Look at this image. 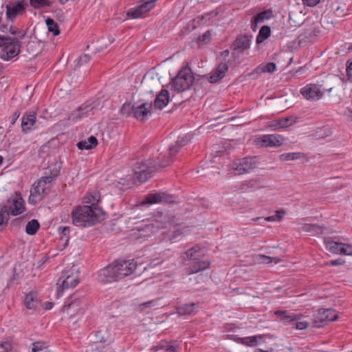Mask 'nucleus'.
I'll return each instance as SVG.
<instances>
[{"label": "nucleus", "instance_id": "obj_8", "mask_svg": "<svg viewBox=\"0 0 352 352\" xmlns=\"http://www.w3.org/2000/svg\"><path fill=\"white\" fill-rule=\"evenodd\" d=\"M193 81L194 77L191 71L188 69H184L172 80L170 85L175 91L182 92L189 89Z\"/></svg>", "mask_w": 352, "mask_h": 352}, {"label": "nucleus", "instance_id": "obj_42", "mask_svg": "<svg viewBox=\"0 0 352 352\" xmlns=\"http://www.w3.org/2000/svg\"><path fill=\"white\" fill-rule=\"evenodd\" d=\"M286 213L284 210H276L275 214L265 217L267 221H280L283 219V215Z\"/></svg>", "mask_w": 352, "mask_h": 352}, {"label": "nucleus", "instance_id": "obj_56", "mask_svg": "<svg viewBox=\"0 0 352 352\" xmlns=\"http://www.w3.org/2000/svg\"><path fill=\"white\" fill-rule=\"evenodd\" d=\"M270 126L274 130L282 129L280 120H276L271 122Z\"/></svg>", "mask_w": 352, "mask_h": 352}, {"label": "nucleus", "instance_id": "obj_15", "mask_svg": "<svg viewBox=\"0 0 352 352\" xmlns=\"http://www.w3.org/2000/svg\"><path fill=\"white\" fill-rule=\"evenodd\" d=\"M338 318L336 310L332 309H319L315 316L316 322L334 321Z\"/></svg>", "mask_w": 352, "mask_h": 352}, {"label": "nucleus", "instance_id": "obj_62", "mask_svg": "<svg viewBox=\"0 0 352 352\" xmlns=\"http://www.w3.org/2000/svg\"><path fill=\"white\" fill-rule=\"evenodd\" d=\"M251 22H252V29L253 31H256V29H257V24L258 23H256V21L254 20V18L252 17V20H251Z\"/></svg>", "mask_w": 352, "mask_h": 352}, {"label": "nucleus", "instance_id": "obj_63", "mask_svg": "<svg viewBox=\"0 0 352 352\" xmlns=\"http://www.w3.org/2000/svg\"><path fill=\"white\" fill-rule=\"evenodd\" d=\"M163 350H164V347H162V346H161V347L155 346L151 349V351H153V352H162V351H163Z\"/></svg>", "mask_w": 352, "mask_h": 352}, {"label": "nucleus", "instance_id": "obj_61", "mask_svg": "<svg viewBox=\"0 0 352 352\" xmlns=\"http://www.w3.org/2000/svg\"><path fill=\"white\" fill-rule=\"evenodd\" d=\"M20 116V113L19 111H15L13 115H12V121H11V124H14L16 122V120L19 118Z\"/></svg>", "mask_w": 352, "mask_h": 352}, {"label": "nucleus", "instance_id": "obj_12", "mask_svg": "<svg viewBox=\"0 0 352 352\" xmlns=\"http://www.w3.org/2000/svg\"><path fill=\"white\" fill-rule=\"evenodd\" d=\"M145 202L150 204L175 203L176 202V197L165 192L151 193L146 197Z\"/></svg>", "mask_w": 352, "mask_h": 352}, {"label": "nucleus", "instance_id": "obj_19", "mask_svg": "<svg viewBox=\"0 0 352 352\" xmlns=\"http://www.w3.org/2000/svg\"><path fill=\"white\" fill-rule=\"evenodd\" d=\"M151 104L143 103L133 109V116L139 120H144L151 112Z\"/></svg>", "mask_w": 352, "mask_h": 352}, {"label": "nucleus", "instance_id": "obj_46", "mask_svg": "<svg viewBox=\"0 0 352 352\" xmlns=\"http://www.w3.org/2000/svg\"><path fill=\"white\" fill-rule=\"evenodd\" d=\"M91 58L88 54H83L80 56L77 60L76 63L74 66V69H76L82 67L84 65L87 63L90 60Z\"/></svg>", "mask_w": 352, "mask_h": 352}, {"label": "nucleus", "instance_id": "obj_59", "mask_svg": "<svg viewBox=\"0 0 352 352\" xmlns=\"http://www.w3.org/2000/svg\"><path fill=\"white\" fill-rule=\"evenodd\" d=\"M87 143L91 144L92 148L95 147L98 144V140L94 136H91L87 139Z\"/></svg>", "mask_w": 352, "mask_h": 352}, {"label": "nucleus", "instance_id": "obj_34", "mask_svg": "<svg viewBox=\"0 0 352 352\" xmlns=\"http://www.w3.org/2000/svg\"><path fill=\"white\" fill-rule=\"evenodd\" d=\"M195 307V303L186 304L177 308L176 314L179 316H184L191 314Z\"/></svg>", "mask_w": 352, "mask_h": 352}, {"label": "nucleus", "instance_id": "obj_45", "mask_svg": "<svg viewBox=\"0 0 352 352\" xmlns=\"http://www.w3.org/2000/svg\"><path fill=\"white\" fill-rule=\"evenodd\" d=\"M134 107L131 103H124L120 111V113L125 117H128L133 113Z\"/></svg>", "mask_w": 352, "mask_h": 352}, {"label": "nucleus", "instance_id": "obj_23", "mask_svg": "<svg viewBox=\"0 0 352 352\" xmlns=\"http://www.w3.org/2000/svg\"><path fill=\"white\" fill-rule=\"evenodd\" d=\"M92 109L89 104H83L72 113L70 119L74 122H76L84 116H87Z\"/></svg>", "mask_w": 352, "mask_h": 352}, {"label": "nucleus", "instance_id": "obj_24", "mask_svg": "<svg viewBox=\"0 0 352 352\" xmlns=\"http://www.w3.org/2000/svg\"><path fill=\"white\" fill-rule=\"evenodd\" d=\"M275 315L280 316L281 320L284 322L298 321L302 316L300 314H291L287 311H277L275 312Z\"/></svg>", "mask_w": 352, "mask_h": 352}, {"label": "nucleus", "instance_id": "obj_26", "mask_svg": "<svg viewBox=\"0 0 352 352\" xmlns=\"http://www.w3.org/2000/svg\"><path fill=\"white\" fill-rule=\"evenodd\" d=\"M36 122V116L35 114L29 113L25 114L23 116L22 122H21V127L23 131L25 132L28 130H30L31 127Z\"/></svg>", "mask_w": 352, "mask_h": 352}, {"label": "nucleus", "instance_id": "obj_33", "mask_svg": "<svg viewBox=\"0 0 352 352\" xmlns=\"http://www.w3.org/2000/svg\"><path fill=\"white\" fill-rule=\"evenodd\" d=\"M24 304L28 309H35L37 307V302L35 300L34 294L30 292L26 295L24 300Z\"/></svg>", "mask_w": 352, "mask_h": 352}, {"label": "nucleus", "instance_id": "obj_6", "mask_svg": "<svg viewBox=\"0 0 352 352\" xmlns=\"http://www.w3.org/2000/svg\"><path fill=\"white\" fill-rule=\"evenodd\" d=\"M59 168L53 169L49 175L42 177L39 180L34 184L30 190V202L36 204L41 200L43 194L47 189L46 185L50 184L52 181L58 175Z\"/></svg>", "mask_w": 352, "mask_h": 352}, {"label": "nucleus", "instance_id": "obj_25", "mask_svg": "<svg viewBox=\"0 0 352 352\" xmlns=\"http://www.w3.org/2000/svg\"><path fill=\"white\" fill-rule=\"evenodd\" d=\"M142 83L148 89V91L152 93L153 89H158L160 87V79L157 76H145L143 78Z\"/></svg>", "mask_w": 352, "mask_h": 352}, {"label": "nucleus", "instance_id": "obj_28", "mask_svg": "<svg viewBox=\"0 0 352 352\" xmlns=\"http://www.w3.org/2000/svg\"><path fill=\"white\" fill-rule=\"evenodd\" d=\"M276 69V64L270 62L267 64H261L258 66L251 74H261L262 73H273Z\"/></svg>", "mask_w": 352, "mask_h": 352}, {"label": "nucleus", "instance_id": "obj_1", "mask_svg": "<svg viewBox=\"0 0 352 352\" xmlns=\"http://www.w3.org/2000/svg\"><path fill=\"white\" fill-rule=\"evenodd\" d=\"M171 162L173 160L166 151H157L151 158L135 164L133 177L128 179L127 185L146 182L154 172L168 166Z\"/></svg>", "mask_w": 352, "mask_h": 352}, {"label": "nucleus", "instance_id": "obj_52", "mask_svg": "<svg viewBox=\"0 0 352 352\" xmlns=\"http://www.w3.org/2000/svg\"><path fill=\"white\" fill-rule=\"evenodd\" d=\"M346 70L348 80L352 82V58L347 61Z\"/></svg>", "mask_w": 352, "mask_h": 352}, {"label": "nucleus", "instance_id": "obj_20", "mask_svg": "<svg viewBox=\"0 0 352 352\" xmlns=\"http://www.w3.org/2000/svg\"><path fill=\"white\" fill-rule=\"evenodd\" d=\"M25 10L24 3L21 1L14 4L6 6V16L8 19H14L17 14L22 13Z\"/></svg>", "mask_w": 352, "mask_h": 352}, {"label": "nucleus", "instance_id": "obj_17", "mask_svg": "<svg viewBox=\"0 0 352 352\" xmlns=\"http://www.w3.org/2000/svg\"><path fill=\"white\" fill-rule=\"evenodd\" d=\"M283 144V139L280 135H265L261 138V144L264 147H277Z\"/></svg>", "mask_w": 352, "mask_h": 352}, {"label": "nucleus", "instance_id": "obj_10", "mask_svg": "<svg viewBox=\"0 0 352 352\" xmlns=\"http://www.w3.org/2000/svg\"><path fill=\"white\" fill-rule=\"evenodd\" d=\"M300 93L303 98L307 100L316 101L320 100L323 96V91L321 87L316 84H308L301 88Z\"/></svg>", "mask_w": 352, "mask_h": 352}, {"label": "nucleus", "instance_id": "obj_32", "mask_svg": "<svg viewBox=\"0 0 352 352\" xmlns=\"http://www.w3.org/2000/svg\"><path fill=\"white\" fill-rule=\"evenodd\" d=\"M210 265L208 261H198L195 263L189 269V273H197L201 270H206Z\"/></svg>", "mask_w": 352, "mask_h": 352}, {"label": "nucleus", "instance_id": "obj_35", "mask_svg": "<svg viewBox=\"0 0 352 352\" xmlns=\"http://www.w3.org/2000/svg\"><path fill=\"white\" fill-rule=\"evenodd\" d=\"M48 31L52 32L54 36H57L60 34L58 24L51 18L47 17L45 20Z\"/></svg>", "mask_w": 352, "mask_h": 352}, {"label": "nucleus", "instance_id": "obj_31", "mask_svg": "<svg viewBox=\"0 0 352 352\" xmlns=\"http://www.w3.org/2000/svg\"><path fill=\"white\" fill-rule=\"evenodd\" d=\"M200 250L201 249L199 246H195L190 248L185 252L186 257H184V258L188 260L198 259L203 255V253H201Z\"/></svg>", "mask_w": 352, "mask_h": 352}, {"label": "nucleus", "instance_id": "obj_47", "mask_svg": "<svg viewBox=\"0 0 352 352\" xmlns=\"http://www.w3.org/2000/svg\"><path fill=\"white\" fill-rule=\"evenodd\" d=\"M30 5L35 8L43 6H50L51 2L49 0H30Z\"/></svg>", "mask_w": 352, "mask_h": 352}, {"label": "nucleus", "instance_id": "obj_55", "mask_svg": "<svg viewBox=\"0 0 352 352\" xmlns=\"http://www.w3.org/2000/svg\"><path fill=\"white\" fill-rule=\"evenodd\" d=\"M329 80L331 82V87L327 88L326 89L328 93H330L332 91L333 87H335L336 85V84L339 82V78L336 76H330Z\"/></svg>", "mask_w": 352, "mask_h": 352}, {"label": "nucleus", "instance_id": "obj_5", "mask_svg": "<svg viewBox=\"0 0 352 352\" xmlns=\"http://www.w3.org/2000/svg\"><path fill=\"white\" fill-rule=\"evenodd\" d=\"M79 283V270L74 266L65 270L57 281V296H59L64 290L75 287Z\"/></svg>", "mask_w": 352, "mask_h": 352}, {"label": "nucleus", "instance_id": "obj_48", "mask_svg": "<svg viewBox=\"0 0 352 352\" xmlns=\"http://www.w3.org/2000/svg\"><path fill=\"white\" fill-rule=\"evenodd\" d=\"M280 122L282 129L286 128L296 122V118H294L293 117L285 118L280 119Z\"/></svg>", "mask_w": 352, "mask_h": 352}, {"label": "nucleus", "instance_id": "obj_36", "mask_svg": "<svg viewBox=\"0 0 352 352\" xmlns=\"http://www.w3.org/2000/svg\"><path fill=\"white\" fill-rule=\"evenodd\" d=\"M271 30L269 26L264 25L261 27L258 35L256 37V43H262L265 39L268 38L270 35Z\"/></svg>", "mask_w": 352, "mask_h": 352}, {"label": "nucleus", "instance_id": "obj_39", "mask_svg": "<svg viewBox=\"0 0 352 352\" xmlns=\"http://www.w3.org/2000/svg\"><path fill=\"white\" fill-rule=\"evenodd\" d=\"M256 262L258 263H270L274 262V263H278L280 261V259L277 257H270L262 254H259L256 257Z\"/></svg>", "mask_w": 352, "mask_h": 352}, {"label": "nucleus", "instance_id": "obj_54", "mask_svg": "<svg viewBox=\"0 0 352 352\" xmlns=\"http://www.w3.org/2000/svg\"><path fill=\"white\" fill-rule=\"evenodd\" d=\"M262 338V336H256L248 338V346H254L257 345V339Z\"/></svg>", "mask_w": 352, "mask_h": 352}, {"label": "nucleus", "instance_id": "obj_13", "mask_svg": "<svg viewBox=\"0 0 352 352\" xmlns=\"http://www.w3.org/2000/svg\"><path fill=\"white\" fill-rule=\"evenodd\" d=\"M156 0H143V3L134 10L127 12L128 16L133 19L141 17L144 13L149 11L153 7Z\"/></svg>", "mask_w": 352, "mask_h": 352}, {"label": "nucleus", "instance_id": "obj_3", "mask_svg": "<svg viewBox=\"0 0 352 352\" xmlns=\"http://www.w3.org/2000/svg\"><path fill=\"white\" fill-rule=\"evenodd\" d=\"M72 221L77 226H91L103 219L102 209L91 206H78L72 211Z\"/></svg>", "mask_w": 352, "mask_h": 352}, {"label": "nucleus", "instance_id": "obj_14", "mask_svg": "<svg viewBox=\"0 0 352 352\" xmlns=\"http://www.w3.org/2000/svg\"><path fill=\"white\" fill-rule=\"evenodd\" d=\"M190 136L189 135H185L182 137H179L174 144L169 146L168 149L166 151L173 160V156L176 155L179 150L190 141Z\"/></svg>", "mask_w": 352, "mask_h": 352}, {"label": "nucleus", "instance_id": "obj_21", "mask_svg": "<svg viewBox=\"0 0 352 352\" xmlns=\"http://www.w3.org/2000/svg\"><path fill=\"white\" fill-rule=\"evenodd\" d=\"M169 102V93L166 89H162L157 96L154 101V107L162 109Z\"/></svg>", "mask_w": 352, "mask_h": 352}, {"label": "nucleus", "instance_id": "obj_7", "mask_svg": "<svg viewBox=\"0 0 352 352\" xmlns=\"http://www.w3.org/2000/svg\"><path fill=\"white\" fill-rule=\"evenodd\" d=\"M21 43L15 38L0 35V57L9 60L20 52Z\"/></svg>", "mask_w": 352, "mask_h": 352}, {"label": "nucleus", "instance_id": "obj_2", "mask_svg": "<svg viewBox=\"0 0 352 352\" xmlns=\"http://www.w3.org/2000/svg\"><path fill=\"white\" fill-rule=\"evenodd\" d=\"M136 268L133 260H117L98 271V280L102 284L118 281L132 274Z\"/></svg>", "mask_w": 352, "mask_h": 352}, {"label": "nucleus", "instance_id": "obj_41", "mask_svg": "<svg viewBox=\"0 0 352 352\" xmlns=\"http://www.w3.org/2000/svg\"><path fill=\"white\" fill-rule=\"evenodd\" d=\"M49 345H47L45 342L38 341L35 342L32 344V352H44L47 349H49Z\"/></svg>", "mask_w": 352, "mask_h": 352}, {"label": "nucleus", "instance_id": "obj_4", "mask_svg": "<svg viewBox=\"0 0 352 352\" xmlns=\"http://www.w3.org/2000/svg\"><path fill=\"white\" fill-rule=\"evenodd\" d=\"M174 219L173 215L158 211L153 214L149 223L138 225L133 229V231L136 230L138 232L144 233L142 235L147 236L170 226L174 223Z\"/></svg>", "mask_w": 352, "mask_h": 352}, {"label": "nucleus", "instance_id": "obj_38", "mask_svg": "<svg viewBox=\"0 0 352 352\" xmlns=\"http://www.w3.org/2000/svg\"><path fill=\"white\" fill-rule=\"evenodd\" d=\"M305 155L302 153H288L280 155V160L282 161H291L304 157Z\"/></svg>", "mask_w": 352, "mask_h": 352}, {"label": "nucleus", "instance_id": "obj_49", "mask_svg": "<svg viewBox=\"0 0 352 352\" xmlns=\"http://www.w3.org/2000/svg\"><path fill=\"white\" fill-rule=\"evenodd\" d=\"M211 38V32L210 30L206 31L204 34L197 38L198 43H208Z\"/></svg>", "mask_w": 352, "mask_h": 352}, {"label": "nucleus", "instance_id": "obj_29", "mask_svg": "<svg viewBox=\"0 0 352 352\" xmlns=\"http://www.w3.org/2000/svg\"><path fill=\"white\" fill-rule=\"evenodd\" d=\"M79 301L72 302L63 307V312L70 317H72L79 311Z\"/></svg>", "mask_w": 352, "mask_h": 352}, {"label": "nucleus", "instance_id": "obj_30", "mask_svg": "<svg viewBox=\"0 0 352 352\" xmlns=\"http://www.w3.org/2000/svg\"><path fill=\"white\" fill-rule=\"evenodd\" d=\"M342 243H338L330 240L329 239H324V244L326 248L331 252L334 254H340Z\"/></svg>", "mask_w": 352, "mask_h": 352}, {"label": "nucleus", "instance_id": "obj_11", "mask_svg": "<svg viewBox=\"0 0 352 352\" xmlns=\"http://www.w3.org/2000/svg\"><path fill=\"white\" fill-rule=\"evenodd\" d=\"M256 166V164L253 158L245 157L234 162L232 165V169L236 171V174L242 175L250 172Z\"/></svg>", "mask_w": 352, "mask_h": 352}, {"label": "nucleus", "instance_id": "obj_44", "mask_svg": "<svg viewBox=\"0 0 352 352\" xmlns=\"http://www.w3.org/2000/svg\"><path fill=\"white\" fill-rule=\"evenodd\" d=\"M271 15L272 12L270 10H265L254 16V18L256 23H262L265 19H270Z\"/></svg>", "mask_w": 352, "mask_h": 352}, {"label": "nucleus", "instance_id": "obj_53", "mask_svg": "<svg viewBox=\"0 0 352 352\" xmlns=\"http://www.w3.org/2000/svg\"><path fill=\"white\" fill-rule=\"evenodd\" d=\"M77 146H78V148L80 150H84V149L89 150V149L93 148L91 146V144H89V143H87V140H84V141H80V142H79L77 144Z\"/></svg>", "mask_w": 352, "mask_h": 352}, {"label": "nucleus", "instance_id": "obj_64", "mask_svg": "<svg viewBox=\"0 0 352 352\" xmlns=\"http://www.w3.org/2000/svg\"><path fill=\"white\" fill-rule=\"evenodd\" d=\"M166 352H177L175 347L173 346H168L165 349Z\"/></svg>", "mask_w": 352, "mask_h": 352}, {"label": "nucleus", "instance_id": "obj_9", "mask_svg": "<svg viewBox=\"0 0 352 352\" xmlns=\"http://www.w3.org/2000/svg\"><path fill=\"white\" fill-rule=\"evenodd\" d=\"M8 209V215L16 216L23 213L25 210V203L21 195L15 192L8 199L6 204H4Z\"/></svg>", "mask_w": 352, "mask_h": 352}, {"label": "nucleus", "instance_id": "obj_50", "mask_svg": "<svg viewBox=\"0 0 352 352\" xmlns=\"http://www.w3.org/2000/svg\"><path fill=\"white\" fill-rule=\"evenodd\" d=\"M340 254L348 256H352V245L342 243Z\"/></svg>", "mask_w": 352, "mask_h": 352}, {"label": "nucleus", "instance_id": "obj_40", "mask_svg": "<svg viewBox=\"0 0 352 352\" xmlns=\"http://www.w3.org/2000/svg\"><path fill=\"white\" fill-rule=\"evenodd\" d=\"M8 209L3 204H0V226H6L9 220V215L7 213Z\"/></svg>", "mask_w": 352, "mask_h": 352}, {"label": "nucleus", "instance_id": "obj_58", "mask_svg": "<svg viewBox=\"0 0 352 352\" xmlns=\"http://www.w3.org/2000/svg\"><path fill=\"white\" fill-rule=\"evenodd\" d=\"M302 2L307 6L313 7L317 5L320 2V0H302Z\"/></svg>", "mask_w": 352, "mask_h": 352}, {"label": "nucleus", "instance_id": "obj_43", "mask_svg": "<svg viewBox=\"0 0 352 352\" xmlns=\"http://www.w3.org/2000/svg\"><path fill=\"white\" fill-rule=\"evenodd\" d=\"M159 299L152 300L146 302H143L136 305V309L139 311H143L144 310L155 307L157 305V302Z\"/></svg>", "mask_w": 352, "mask_h": 352}, {"label": "nucleus", "instance_id": "obj_60", "mask_svg": "<svg viewBox=\"0 0 352 352\" xmlns=\"http://www.w3.org/2000/svg\"><path fill=\"white\" fill-rule=\"evenodd\" d=\"M343 263H344V261L341 258L333 260L330 262V265H331L333 266L342 265Z\"/></svg>", "mask_w": 352, "mask_h": 352}, {"label": "nucleus", "instance_id": "obj_16", "mask_svg": "<svg viewBox=\"0 0 352 352\" xmlns=\"http://www.w3.org/2000/svg\"><path fill=\"white\" fill-rule=\"evenodd\" d=\"M228 70V65L226 63H220L217 67L212 72L209 77L210 83H215L222 79Z\"/></svg>", "mask_w": 352, "mask_h": 352}, {"label": "nucleus", "instance_id": "obj_18", "mask_svg": "<svg viewBox=\"0 0 352 352\" xmlns=\"http://www.w3.org/2000/svg\"><path fill=\"white\" fill-rule=\"evenodd\" d=\"M251 37L248 35H243L237 37L233 43V50L242 52L250 47Z\"/></svg>", "mask_w": 352, "mask_h": 352}, {"label": "nucleus", "instance_id": "obj_27", "mask_svg": "<svg viewBox=\"0 0 352 352\" xmlns=\"http://www.w3.org/2000/svg\"><path fill=\"white\" fill-rule=\"evenodd\" d=\"M324 227L318 224H305L301 230L304 232L310 233L312 235L321 234L324 232Z\"/></svg>", "mask_w": 352, "mask_h": 352}, {"label": "nucleus", "instance_id": "obj_22", "mask_svg": "<svg viewBox=\"0 0 352 352\" xmlns=\"http://www.w3.org/2000/svg\"><path fill=\"white\" fill-rule=\"evenodd\" d=\"M94 344H100L111 341V333L107 329H101L95 333Z\"/></svg>", "mask_w": 352, "mask_h": 352}, {"label": "nucleus", "instance_id": "obj_51", "mask_svg": "<svg viewBox=\"0 0 352 352\" xmlns=\"http://www.w3.org/2000/svg\"><path fill=\"white\" fill-rule=\"evenodd\" d=\"M86 352H107V350L104 346L100 344H92L90 349Z\"/></svg>", "mask_w": 352, "mask_h": 352}, {"label": "nucleus", "instance_id": "obj_57", "mask_svg": "<svg viewBox=\"0 0 352 352\" xmlns=\"http://www.w3.org/2000/svg\"><path fill=\"white\" fill-rule=\"evenodd\" d=\"M296 329H300V330H302V329H305L307 328L308 327V323L307 322H297L296 323Z\"/></svg>", "mask_w": 352, "mask_h": 352}, {"label": "nucleus", "instance_id": "obj_37", "mask_svg": "<svg viewBox=\"0 0 352 352\" xmlns=\"http://www.w3.org/2000/svg\"><path fill=\"white\" fill-rule=\"evenodd\" d=\"M39 223L36 219H32L29 221L25 228V232L29 235H34L39 228Z\"/></svg>", "mask_w": 352, "mask_h": 352}]
</instances>
